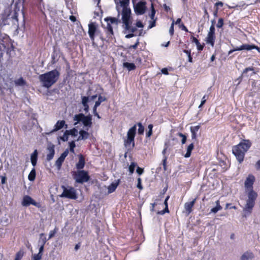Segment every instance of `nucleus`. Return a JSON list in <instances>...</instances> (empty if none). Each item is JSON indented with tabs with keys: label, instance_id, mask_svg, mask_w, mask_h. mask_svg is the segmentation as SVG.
Masks as SVG:
<instances>
[{
	"label": "nucleus",
	"instance_id": "nucleus-58",
	"mask_svg": "<svg viewBox=\"0 0 260 260\" xmlns=\"http://www.w3.org/2000/svg\"><path fill=\"white\" fill-rule=\"evenodd\" d=\"M136 26L139 28H143L144 27L143 23L140 20L137 21L136 22Z\"/></svg>",
	"mask_w": 260,
	"mask_h": 260
},
{
	"label": "nucleus",
	"instance_id": "nucleus-32",
	"mask_svg": "<svg viewBox=\"0 0 260 260\" xmlns=\"http://www.w3.org/2000/svg\"><path fill=\"white\" fill-rule=\"evenodd\" d=\"M36 176V172L35 169L34 168L28 176V179L30 181H33L35 180Z\"/></svg>",
	"mask_w": 260,
	"mask_h": 260
},
{
	"label": "nucleus",
	"instance_id": "nucleus-45",
	"mask_svg": "<svg viewBox=\"0 0 260 260\" xmlns=\"http://www.w3.org/2000/svg\"><path fill=\"white\" fill-rule=\"evenodd\" d=\"M69 134L67 133V131H66L63 134V135L62 137H60V138L62 141L66 142L69 139Z\"/></svg>",
	"mask_w": 260,
	"mask_h": 260
},
{
	"label": "nucleus",
	"instance_id": "nucleus-6",
	"mask_svg": "<svg viewBox=\"0 0 260 260\" xmlns=\"http://www.w3.org/2000/svg\"><path fill=\"white\" fill-rule=\"evenodd\" d=\"M136 134V125L135 124L130 128L127 133L126 138L124 139V145L128 150L133 148L135 146V137Z\"/></svg>",
	"mask_w": 260,
	"mask_h": 260
},
{
	"label": "nucleus",
	"instance_id": "nucleus-41",
	"mask_svg": "<svg viewBox=\"0 0 260 260\" xmlns=\"http://www.w3.org/2000/svg\"><path fill=\"white\" fill-rule=\"evenodd\" d=\"M136 166V164L135 162H131L130 166H129V172L131 173V174H132L134 173Z\"/></svg>",
	"mask_w": 260,
	"mask_h": 260
},
{
	"label": "nucleus",
	"instance_id": "nucleus-10",
	"mask_svg": "<svg viewBox=\"0 0 260 260\" xmlns=\"http://www.w3.org/2000/svg\"><path fill=\"white\" fill-rule=\"evenodd\" d=\"M31 204L39 208L42 207L40 203L36 202L30 196H24L22 201V205L23 206H28Z\"/></svg>",
	"mask_w": 260,
	"mask_h": 260
},
{
	"label": "nucleus",
	"instance_id": "nucleus-38",
	"mask_svg": "<svg viewBox=\"0 0 260 260\" xmlns=\"http://www.w3.org/2000/svg\"><path fill=\"white\" fill-rule=\"evenodd\" d=\"M67 133H68L69 135L72 136H76L78 134V130L76 128H73L70 130H66Z\"/></svg>",
	"mask_w": 260,
	"mask_h": 260
},
{
	"label": "nucleus",
	"instance_id": "nucleus-17",
	"mask_svg": "<svg viewBox=\"0 0 260 260\" xmlns=\"http://www.w3.org/2000/svg\"><path fill=\"white\" fill-rule=\"evenodd\" d=\"M47 150L48 151V153L46 156V159L47 161H49L52 160L55 154V150H54V145H52L47 147Z\"/></svg>",
	"mask_w": 260,
	"mask_h": 260
},
{
	"label": "nucleus",
	"instance_id": "nucleus-61",
	"mask_svg": "<svg viewBox=\"0 0 260 260\" xmlns=\"http://www.w3.org/2000/svg\"><path fill=\"white\" fill-rule=\"evenodd\" d=\"M161 72L162 74H163L164 75H169L168 69L166 68H162L161 70Z\"/></svg>",
	"mask_w": 260,
	"mask_h": 260
},
{
	"label": "nucleus",
	"instance_id": "nucleus-54",
	"mask_svg": "<svg viewBox=\"0 0 260 260\" xmlns=\"http://www.w3.org/2000/svg\"><path fill=\"white\" fill-rule=\"evenodd\" d=\"M174 21H173V22L172 23L171 26L170 27L169 29V32L171 36H173L174 32Z\"/></svg>",
	"mask_w": 260,
	"mask_h": 260
},
{
	"label": "nucleus",
	"instance_id": "nucleus-51",
	"mask_svg": "<svg viewBox=\"0 0 260 260\" xmlns=\"http://www.w3.org/2000/svg\"><path fill=\"white\" fill-rule=\"evenodd\" d=\"M151 14H150V17H151V19L153 20L154 18L155 14V10L154 8V6H153V4H151Z\"/></svg>",
	"mask_w": 260,
	"mask_h": 260
},
{
	"label": "nucleus",
	"instance_id": "nucleus-60",
	"mask_svg": "<svg viewBox=\"0 0 260 260\" xmlns=\"http://www.w3.org/2000/svg\"><path fill=\"white\" fill-rule=\"evenodd\" d=\"M255 168L256 170H260V159L255 164Z\"/></svg>",
	"mask_w": 260,
	"mask_h": 260
},
{
	"label": "nucleus",
	"instance_id": "nucleus-30",
	"mask_svg": "<svg viewBox=\"0 0 260 260\" xmlns=\"http://www.w3.org/2000/svg\"><path fill=\"white\" fill-rule=\"evenodd\" d=\"M193 148H194V145L193 143H191L188 146V147L187 148L186 153L184 155L185 157L188 158L190 156L191 151L193 149Z\"/></svg>",
	"mask_w": 260,
	"mask_h": 260
},
{
	"label": "nucleus",
	"instance_id": "nucleus-7",
	"mask_svg": "<svg viewBox=\"0 0 260 260\" xmlns=\"http://www.w3.org/2000/svg\"><path fill=\"white\" fill-rule=\"evenodd\" d=\"M73 120L75 121L74 125L82 122L84 127H90L92 124V116L90 114L86 116L83 113L76 114L74 116Z\"/></svg>",
	"mask_w": 260,
	"mask_h": 260
},
{
	"label": "nucleus",
	"instance_id": "nucleus-44",
	"mask_svg": "<svg viewBox=\"0 0 260 260\" xmlns=\"http://www.w3.org/2000/svg\"><path fill=\"white\" fill-rule=\"evenodd\" d=\"M177 135L182 138V140H181L182 144H185L186 142V139H187L186 136L181 133H178L177 134Z\"/></svg>",
	"mask_w": 260,
	"mask_h": 260
},
{
	"label": "nucleus",
	"instance_id": "nucleus-57",
	"mask_svg": "<svg viewBox=\"0 0 260 260\" xmlns=\"http://www.w3.org/2000/svg\"><path fill=\"white\" fill-rule=\"evenodd\" d=\"M137 187L140 190H142L143 188V186H142V183H141V178H138V183H137Z\"/></svg>",
	"mask_w": 260,
	"mask_h": 260
},
{
	"label": "nucleus",
	"instance_id": "nucleus-1",
	"mask_svg": "<svg viewBox=\"0 0 260 260\" xmlns=\"http://www.w3.org/2000/svg\"><path fill=\"white\" fill-rule=\"evenodd\" d=\"M120 5L122 8L121 11H120V8L118 6H116V10L118 12V17L121 14L122 22L123 26L125 30L129 34L125 36V38L129 39L133 37L135 35L134 33L137 30V28L132 26L133 18L132 16L131 10L128 7L129 0H121L120 1Z\"/></svg>",
	"mask_w": 260,
	"mask_h": 260
},
{
	"label": "nucleus",
	"instance_id": "nucleus-26",
	"mask_svg": "<svg viewBox=\"0 0 260 260\" xmlns=\"http://www.w3.org/2000/svg\"><path fill=\"white\" fill-rule=\"evenodd\" d=\"M104 20L107 23H110L111 24H116L117 25L120 22V21L117 18L112 17H107L104 19Z\"/></svg>",
	"mask_w": 260,
	"mask_h": 260
},
{
	"label": "nucleus",
	"instance_id": "nucleus-8",
	"mask_svg": "<svg viewBox=\"0 0 260 260\" xmlns=\"http://www.w3.org/2000/svg\"><path fill=\"white\" fill-rule=\"evenodd\" d=\"M72 173L73 178L77 183L82 184L88 182L90 179V176L87 171L81 170L73 171Z\"/></svg>",
	"mask_w": 260,
	"mask_h": 260
},
{
	"label": "nucleus",
	"instance_id": "nucleus-12",
	"mask_svg": "<svg viewBox=\"0 0 260 260\" xmlns=\"http://www.w3.org/2000/svg\"><path fill=\"white\" fill-rule=\"evenodd\" d=\"M146 2H139L136 5H134V8L135 13L137 15H142L145 13L146 10Z\"/></svg>",
	"mask_w": 260,
	"mask_h": 260
},
{
	"label": "nucleus",
	"instance_id": "nucleus-20",
	"mask_svg": "<svg viewBox=\"0 0 260 260\" xmlns=\"http://www.w3.org/2000/svg\"><path fill=\"white\" fill-rule=\"evenodd\" d=\"M88 96H84L82 97V104L84 107V111L86 113H88L89 110V107L88 104Z\"/></svg>",
	"mask_w": 260,
	"mask_h": 260
},
{
	"label": "nucleus",
	"instance_id": "nucleus-34",
	"mask_svg": "<svg viewBox=\"0 0 260 260\" xmlns=\"http://www.w3.org/2000/svg\"><path fill=\"white\" fill-rule=\"evenodd\" d=\"M249 71H252V73L251 74L250 76H251L255 74V73L254 72V68L253 67H248L244 69V70L243 71V72L242 73V75L244 76H248L246 74Z\"/></svg>",
	"mask_w": 260,
	"mask_h": 260
},
{
	"label": "nucleus",
	"instance_id": "nucleus-62",
	"mask_svg": "<svg viewBox=\"0 0 260 260\" xmlns=\"http://www.w3.org/2000/svg\"><path fill=\"white\" fill-rule=\"evenodd\" d=\"M223 6V4L221 2H218L215 4V7L218 8V7H222Z\"/></svg>",
	"mask_w": 260,
	"mask_h": 260
},
{
	"label": "nucleus",
	"instance_id": "nucleus-48",
	"mask_svg": "<svg viewBox=\"0 0 260 260\" xmlns=\"http://www.w3.org/2000/svg\"><path fill=\"white\" fill-rule=\"evenodd\" d=\"M43 255V253H38L37 254H35L32 256L33 260H40L42 258Z\"/></svg>",
	"mask_w": 260,
	"mask_h": 260
},
{
	"label": "nucleus",
	"instance_id": "nucleus-9",
	"mask_svg": "<svg viewBox=\"0 0 260 260\" xmlns=\"http://www.w3.org/2000/svg\"><path fill=\"white\" fill-rule=\"evenodd\" d=\"M61 187L63 189V192L60 194V197L73 200L77 199L76 189L73 187L69 186L68 188H67L63 185Z\"/></svg>",
	"mask_w": 260,
	"mask_h": 260
},
{
	"label": "nucleus",
	"instance_id": "nucleus-39",
	"mask_svg": "<svg viewBox=\"0 0 260 260\" xmlns=\"http://www.w3.org/2000/svg\"><path fill=\"white\" fill-rule=\"evenodd\" d=\"M106 101H107V99L106 97L100 95L98 97V101H96L95 103L100 106L102 102H105Z\"/></svg>",
	"mask_w": 260,
	"mask_h": 260
},
{
	"label": "nucleus",
	"instance_id": "nucleus-23",
	"mask_svg": "<svg viewBox=\"0 0 260 260\" xmlns=\"http://www.w3.org/2000/svg\"><path fill=\"white\" fill-rule=\"evenodd\" d=\"M169 198H170V196H168L166 198L165 202H164V204L165 205V208L162 210L157 211V214L163 215V214H165L166 213H169V210L168 205V201L169 199Z\"/></svg>",
	"mask_w": 260,
	"mask_h": 260
},
{
	"label": "nucleus",
	"instance_id": "nucleus-5",
	"mask_svg": "<svg viewBox=\"0 0 260 260\" xmlns=\"http://www.w3.org/2000/svg\"><path fill=\"white\" fill-rule=\"evenodd\" d=\"M10 21L12 24L15 26L14 27L18 29V13L16 12L12 13L10 10H5L0 16V25L5 26L10 24Z\"/></svg>",
	"mask_w": 260,
	"mask_h": 260
},
{
	"label": "nucleus",
	"instance_id": "nucleus-33",
	"mask_svg": "<svg viewBox=\"0 0 260 260\" xmlns=\"http://www.w3.org/2000/svg\"><path fill=\"white\" fill-rule=\"evenodd\" d=\"M118 184H119V182L112 183V184H111L108 188V192L109 193H112V192H114L116 190L117 186L118 185Z\"/></svg>",
	"mask_w": 260,
	"mask_h": 260
},
{
	"label": "nucleus",
	"instance_id": "nucleus-29",
	"mask_svg": "<svg viewBox=\"0 0 260 260\" xmlns=\"http://www.w3.org/2000/svg\"><path fill=\"white\" fill-rule=\"evenodd\" d=\"M14 82L16 86H23L26 84V81L22 77H20L17 80H15Z\"/></svg>",
	"mask_w": 260,
	"mask_h": 260
},
{
	"label": "nucleus",
	"instance_id": "nucleus-59",
	"mask_svg": "<svg viewBox=\"0 0 260 260\" xmlns=\"http://www.w3.org/2000/svg\"><path fill=\"white\" fill-rule=\"evenodd\" d=\"M136 172L137 173L139 174V175H142L143 172H144V169L143 168H141L139 167H138L137 169V170H136Z\"/></svg>",
	"mask_w": 260,
	"mask_h": 260
},
{
	"label": "nucleus",
	"instance_id": "nucleus-28",
	"mask_svg": "<svg viewBox=\"0 0 260 260\" xmlns=\"http://www.w3.org/2000/svg\"><path fill=\"white\" fill-rule=\"evenodd\" d=\"M124 68H126L128 71L135 70L136 68L135 64L134 63H129L128 62H125L123 63Z\"/></svg>",
	"mask_w": 260,
	"mask_h": 260
},
{
	"label": "nucleus",
	"instance_id": "nucleus-27",
	"mask_svg": "<svg viewBox=\"0 0 260 260\" xmlns=\"http://www.w3.org/2000/svg\"><path fill=\"white\" fill-rule=\"evenodd\" d=\"M38 158V152L37 150H35L34 152L31 154L30 156V160L32 165L35 167L36 166Z\"/></svg>",
	"mask_w": 260,
	"mask_h": 260
},
{
	"label": "nucleus",
	"instance_id": "nucleus-49",
	"mask_svg": "<svg viewBox=\"0 0 260 260\" xmlns=\"http://www.w3.org/2000/svg\"><path fill=\"white\" fill-rule=\"evenodd\" d=\"M168 157L166 156H164V158L162 161V164L165 171L167 170V163Z\"/></svg>",
	"mask_w": 260,
	"mask_h": 260
},
{
	"label": "nucleus",
	"instance_id": "nucleus-40",
	"mask_svg": "<svg viewBox=\"0 0 260 260\" xmlns=\"http://www.w3.org/2000/svg\"><path fill=\"white\" fill-rule=\"evenodd\" d=\"M64 160L63 159H61L60 157L56 160L55 161V165L57 166V167L59 169L62 163L63 162Z\"/></svg>",
	"mask_w": 260,
	"mask_h": 260
},
{
	"label": "nucleus",
	"instance_id": "nucleus-14",
	"mask_svg": "<svg viewBox=\"0 0 260 260\" xmlns=\"http://www.w3.org/2000/svg\"><path fill=\"white\" fill-rule=\"evenodd\" d=\"M97 29V26L95 22H91L88 24V35L92 41L94 40L95 34Z\"/></svg>",
	"mask_w": 260,
	"mask_h": 260
},
{
	"label": "nucleus",
	"instance_id": "nucleus-3",
	"mask_svg": "<svg viewBox=\"0 0 260 260\" xmlns=\"http://www.w3.org/2000/svg\"><path fill=\"white\" fill-rule=\"evenodd\" d=\"M60 72L56 69L42 74L39 76V79L44 87L49 88L59 79Z\"/></svg>",
	"mask_w": 260,
	"mask_h": 260
},
{
	"label": "nucleus",
	"instance_id": "nucleus-21",
	"mask_svg": "<svg viewBox=\"0 0 260 260\" xmlns=\"http://www.w3.org/2000/svg\"><path fill=\"white\" fill-rule=\"evenodd\" d=\"M106 33L109 39L112 38L114 32L113 27L109 22L107 23V26L106 27Z\"/></svg>",
	"mask_w": 260,
	"mask_h": 260
},
{
	"label": "nucleus",
	"instance_id": "nucleus-19",
	"mask_svg": "<svg viewBox=\"0 0 260 260\" xmlns=\"http://www.w3.org/2000/svg\"><path fill=\"white\" fill-rule=\"evenodd\" d=\"M79 136L77 138V141L85 140L89 138L90 135L89 133L87 131L83 129H81L79 131Z\"/></svg>",
	"mask_w": 260,
	"mask_h": 260
},
{
	"label": "nucleus",
	"instance_id": "nucleus-2",
	"mask_svg": "<svg viewBox=\"0 0 260 260\" xmlns=\"http://www.w3.org/2000/svg\"><path fill=\"white\" fill-rule=\"evenodd\" d=\"M255 181V178L254 175L249 174L244 182V186L248 191L247 193V199L246 201V204L243 210L244 214L242 216L244 217H246L247 215H250L252 213L258 196L257 192L253 190V185Z\"/></svg>",
	"mask_w": 260,
	"mask_h": 260
},
{
	"label": "nucleus",
	"instance_id": "nucleus-53",
	"mask_svg": "<svg viewBox=\"0 0 260 260\" xmlns=\"http://www.w3.org/2000/svg\"><path fill=\"white\" fill-rule=\"evenodd\" d=\"M200 125H198L194 126H191L190 127V132H194L197 133L199 131V129L200 128Z\"/></svg>",
	"mask_w": 260,
	"mask_h": 260
},
{
	"label": "nucleus",
	"instance_id": "nucleus-25",
	"mask_svg": "<svg viewBox=\"0 0 260 260\" xmlns=\"http://www.w3.org/2000/svg\"><path fill=\"white\" fill-rule=\"evenodd\" d=\"M191 39L192 40V42L196 44L198 51H201L203 50L204 46V44L201 45L199 41L193 36H191Z\"/></svg>",
	"mask_w": 260,
	"mask_h": 260
},
{
	"label": "nucleus",
	"instance_id": "nucleus-52",
	"mask_svg": "<svg viewBox=\"0 0 260 260\" xmlns=\"http://www.w3.org/2000/svg\"><path fill=\"white\" fill-rule=\"evenodd\" d=\"M57 231V228H55L53 230L50 231L48 239H50L52 238V237H53L54 236V235H55V234L56 233Z\"/></svg>",
	"mask_w": 260,
	"mask_h": 260
},
{
	"label": "nucleus",
	"instance_id": "nucleus-31",
	"mask_svg": "<svg viewBox=\"0 0 260 260\" xmlns=\"http://www.w3.org/2000/svg\"><path fill=\"white\" fill-rule=\"evenodd\" d=\"M48 240H49V239H47L46 238L45 235L44 233H41L40 235V239L39 240V244L43 245L45 246V245Z\"/></svg>",
	"mask_w": 260,
	"mask_h": 260
},
{
	"label": "nucleus",
	"instance_id": "nucleus-36",
	"mask_svg": "<svg viewBox=\"0 0 260 260\" xmlns=\"http://www.w3.org/2000/svg\"><path fill=\"white\" fill-rule=\"evenodd\" d=\"M136 126L138 125L139 128L138 130V133L139 135H143L144 134V127L142 125V124L141 122H138L137 124H136Z\"/></svg>",
	"mask_w": 260,
	"mask_h": 260
},
{
	"label": "nucleus",
	"instance_id": "nucleus-46",
	"mask_svg": "<svg viewBox=\"0 0 260 260\" xmlns=\"http://www.w3.org/2000/svg\"><path fill=\"white\" fill-rule=\"evenodd\" d=\"M70 150L71 152H74V148L76 147L75 141H72L69 143Z\"/></svg>",
	"mask_w": 260,
	"mask_h": 260
},
{
	"label": "nucleus",
	"instance_id": "nucleus-13",
	"mask_svg": "<svg viewBox=\"0 0 260 260\" xmlns=\"http://www.w3.org/2000/svg\"><path fill=\"white\" fill-rule=\"evenodd\" d=\"M254 49L257 50L258 52H260V48L254 44H243L240 47H236V48H234L233 49V50L234 52H235L236 51H241L243 50H250Z\"/></svg>",
	"mask_w": 260,
	"mask_h": 260
},
{
	"label": "nucleus",
	"instance_id": "nucleus-50",
	"mask_svg": "<svg viewBox=\"0 0 260 260\" xmlns=\"http://www.w3.org/2000/svg\"><path fill=\"white\" fill-rule=\"evenodd\" d=\"M139 39H138L137 42H136V43L134 44V45H131L129 46L128 47V49L129 50H131V49H137V48L138 47V45H139Z\"/></svg>",
	"mask_w": 260,
	"mask_h": 260
},
{
	"label": "nucleus",
	"instance_id": "nucleus-18",
	"mask_svg": "<svg viewBox=\"0 0 260 260\" xmlns=\"http://www.w3.org/2000/svg\"><path fill=\"white\" fill-rule=\"evenodd\" d=\"M64 126H66V128L67 127V125L66 124L65 121L62 120H58L57 121L56 124H55L54 126L53 129L52 131V132H56L60 129H61L62 127H63Z\"/></svg>",
	"mask_w": 260,
	"mask_h": 260
},
{
	"label": "nucleus",
	"instance_id": "nucleus-22",
	"mask_svg": "<svg viewBox=\"0 0 260 260\" xmlns=\"http://www.w3.org/2000/svg\"><path fill=\"white\" fill-rule=\"evenodd\" d=\"M196 200L185 203L184 205V208L188 214H190L192 211V208L193 207L195 203Z\"/></svg>",
	"mask_w": 260,
	"mask_h": 260
},
{
	"label": "nucleus",
	"instance_id": "nucleus-35",
	"mask_svg": "<svg viewBox=\"0 0 260 260\" xmlns=\"http://www.w3.org/2000/svg\"><path fill=\"white\" fill-rule=\"evenodd\" d=\"M216 207L213 208L211 209V212L214 213L217 212L219 210H220L222 209V207L220 205V202L219 200H217L216 202Z\"/></svg>",
	"mask_w": 260,
	"mask_h": 260
},
{
	"label": "nucleus",
	"instance_id": "nucleus-11",
	"mask_svg": "<svg viewBox=\"0 0 260 260\" xmlns=\"http://www.w3.org/2000/svg\"><path fill=\"white\" fill-rule=\"evenodd\" d=\"M1 40V44L3 46L4 49L8 48L9 46H11L12 50L14 49V47L12 42V40L8 35L5 34L2 35Z\"/></svg>",
	"mask_w": 260,
	"mask_h": 260
},
{
	"label": "nucleus",
	"instance_id": "nucleus-56",
	"mask_svg": "<svg viewBox=\"0 0 260 260\" xmlns=\"http://www.w3.org/2000/svg\"><path fill=\"white\" fill-rule=\"evenodd\" d=\"M69 153V151L68 149H66L60 156V157L63 160L65 159V158L67 156Z\"/></svg>",
	"mask_w": 260,
	"mask_h": 260
},
{
	"label": "nucleus",
	"instance_id": "nucleus-42",
	"mask_svg": "<svg viewBox=\"0 0 260 260\" xmlns=\"http://www.w3.org/2000/svg\"><path fill=\"white\" fill-rule=\"evenodd\" d=\"M209 95H204V96L202 98L201 103L200 105L199 106V108H201L206 103L207 100L208 99Z\"/></svg>",
	"mask_w": 260,
	"mask_h": 260
},
{
	"label": "nucleus",
	"instance_id": "nucleus-43",
	"mask_svg": "<svg viewBox=\"0 0 260 260\" xmlns=\"http://www.w3.org/2000/svg\"><path fill=\"white\" fill-rule=\"evenodd\" d=\"M224 25V20L222 18H220L218 20L217 24L216 25V27L217 28H221Z\"/></svg>",
	"mask_w": 260,
	"mask_h": 260
},
{
	"label": "nucleus",
	"instance_id": "nucleus-16",
	"mask_svg": "<svg viewBox=\"0 0 260 260\" xmlns=\"http://www.w3.org/2000/svg\"><path fill=\"white\" fill-rule=\"evenodd\" d=\"M79 161L76 164V167L78 170L83 169L85 166V160L84 156L80 154L78 155Z\"/></svg>",
	"mask_w": 260,
	"mask_h": 260
},
{
	"label": "nucleus",
	"instance_id": "nucleus-63",
	"mask_svg": "<svg viewBox=\"0 0 260 260\" xmlns=\"http://www.w3.org/2000/svg\"><path fill=\"white\" fill-rule=\"evenodd\" d=\"M163 7L164 8L165 11L167 12H168L169 11L171 10V9L169 7V6H167L166 4H164Z\"/></svg>",
	"mask_w": 260,
	"mask_h": 260
},
{
	"label": "nucleus",
	"instance_id": "nucleus-24",
	"mask_svg": "<svg viewBox=\"0 0 260 260\" xmlns=\"http://www.w3.org/2000/svg\"><path fill=\"white\" fill-rule=\"evenodd\" d=\"M254 257V255L252 252L247 251L244 252L241 257V260H249Z\"/></svg>",
	"mask_w": 260,
	"mask_h": 260
},
{
	"label": "nucleus",
	"instance_id": "nucleus-64",
	"mask_svg": "<svg viewBox=\"0 0 260 260\" xmlns=\"http://www.w3.org/2000/svg\"><path fill=\"white\" fill-rule=\"evenodd\" d=\"M180 27L181 28L182 30H184L186 32H188V29L187 27L184 25V24H181L180 25Z\"/></svg>",
	"mask_w": 260,
	"mask_h": 260
},
{
	"label": "nucleus",
	"instance_id": "nucleus-37",
	"mask_svg": "<svg viewBox=\"0 0 260 260\" xmlns=\"http://www.w3.org/2000/svg\"><path fill=\"white\" fill-rule=\"evenodd\" d=\"M153 125L152 124H149L148 125V131H147L146 133V137L147 138H149L152 135V128Z\"/></svg>",
	"mask_w": 260,
	"mask_h": 260
},
{
	"label": "nucleus",
	"instance_id": "nucleus-15",
	"mask_svg": "<svg viewBox=\"0 0 260 260\" xmlns=\"http://www.w3.org/2000/svg\"><path fill=\"white\" fill-rule=\"evenodd\" d=\"M215 39V33L208 32L206 38V42L207 44H210L212 47H213L214 46Z\"/></svg>",
	"mask_w": 260,
	"mask_h": 260
},
{
	"label": "nucleus",
	"instance_id": "nucleus-47",
	"mask_svg": "<svg viewBox=\"0 0 260 260\" xmlns=\"http://www.w3.org/2000/svg\"><path fill=\"white\" fill-rule=\"evenodd\" d=\"M23 256V252L20 250L17 252L15 255V258L18 259L19 260H21Z\"/></svg>",
	"mask_w": 260,
	"mask_h": 260
},
{
	"label": "nucleus",
	"instance_id": "nucleus-55",
	"mask_svg": "<svg viewBox=\"0 0 260 260\" xmlns=\"http://www.w3.org/2000/svg\"><path fill=\"white\" fill-rule=\"evenodd\" d=\"M214 20L212 21V25L210 27L209 31L208 32L215 33V26H214Z\"/></svg>",
	"mask_w": 260,
	"mask_h": 260
},
{
	"label": "nucleus",
	"instance_id": "nucleus-4",
	"mask_svg": "<svg viewBox=\"0 0 260 260\" xmlns=\"http://www.w3.org/2000/svg\"><path fill=\"white\" fill-rule=\"evenodd\" d=\"M251 146V142L249 140H243L239 144L233 147V153L240 164L243 161L245 153Z\"/></svg>",
	"mask_w": 260,
	"mask_h": 260
}]
</instances>
